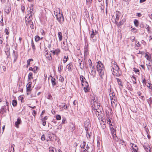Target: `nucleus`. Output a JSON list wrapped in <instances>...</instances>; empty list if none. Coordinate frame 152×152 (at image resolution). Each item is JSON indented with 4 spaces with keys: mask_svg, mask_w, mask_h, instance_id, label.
<instances>
[{
    "mask_svg": "<svg viewBox=\"0 0 152 152\" xmlns=\"http://www.w3.org/2000/svg\"><path fill=\"white\" fill-rule=\"evenodd\" d=\"M107 118L106 119V121L107 124L109 125V127L111 131L112 137L114 140H117L118 138L116 135V132L115 129L113 126L112 119L110 117H108L107 116Z\"/></svg>",
    "mask_w": 152,
    "mask_h": 152,
    "instance_id": "obj_1",
    "label": "nucleus"
},
{
    "mask_svg": "<svg viewBox=\"0 0 152 152\" xmlns=\"http://www.w3.org/2000/svg\"><path fill=\"white\" fill-rule=\"evenodd\" d=\"M40 32L42 33V35H44L45 34V33H44V31L42 30V29H41L40 30Z\"/></svg>",
    "mask_w": 152,
    "mask_h": 152,
    "instance_id": "obj_63",
    "label": "nucleus"
},
{
    "mask_svg": "<svg viewBox=\"0 0 152 152\" xmlns=\"http://www.w3.org/2000/svg\"><path fill=\"white\" fill-rule=\"evenodd\" d=\"M88 62L89 64V67H90V68H91L92 65V63L91 60L90 59H89L88 60Z\"/></svg>",
    "mask_w": 152,
    "mask_h": 152,
    "instance_id": "obj_48",
    "label": "nucleus"
},
{
    "mask_svg": "<svg viewBox=\"0 0 152 152\" xmlns=\"http://www.w3.org/2000/svg\"><path fill=\"white\" fill-rule=\"evenodd\" d=\"M151 100V98H149V101H148V103L149 104L150 106L151 104L152 103V101Z\"/></svg>",
    "mask_w": 152,
    "mask_h": 152,
    "instance_id": "obj_57",
    "label": "nucleus"
},
{
    "mask_svg": "<svg viewBox=\"0 0 152 152\" xmlns=\"http://www.w3.org/2000/svg\"><path fill=\"white\" fill-rule=\"evenodd\" d=\"M97 34V31L96 30H94L92 29V31H91V36L90 38L93 39L94 38V37Z\"/></svg>",
    "mask_w": 152,
    "mask_h": 152,
    "instance_id": "obj_12",
    "label": "nucleus"
},
{
    "mask_svg": "<svg viewBox=\"0 0 152 152\" xmlns=\"http://www.w3.org/2000/svg\"><path fill=\"white\" fill-rule=\"evenodd\" d=\"M28 83L26 85V90L27 91H31V83L28 81Z\"/></svg>",
    "mask_w": 152,
    "mask_h": 152,
    "instance_id": "obj_16",
    "label": "nucleus"
},
{
    "mask_svg": "<svg viewBox=\"0 0 152 152\" xmlns=\"http://www.w3.org/2000/svg\"><path fill=\"white\" fill-rule=\"evenodd\" d=\"M8 28V29L7 28H5V32L6 34L7 35H8L9 34V28Z\"/></svg>",
    "mask_w": 152,
    "mask_h": 152,
    "instance_id": "obj_52",
    "label": "nucleus"
},
{
    "mask_svg": "<svg viewBox=\"0 0 152 152\" xmlns=\"http://www.w3.org/2000/svg\"><path fill=\"white\" fill-rule=\"evenodd\" d=\"M58 37L59 39V40L60 41H61L62 40V34L61 32H59L58 33Z\"/></svg>",
    "mask_w": 152,
    "mask_h": 152,
    "instance_id": "obj_23",
    "label": "nucleus"
},
{
    "mask_svg": "<svg viewBox=\"0 0 152 152\" xmlns=\"http://www.w3.org/2000/svg\"><path fill=\"white\" fill-rule=\"evenodd\" d=\"M7 108L5 106H3L1 107L0 109V113L2 114L6 112Z\"/></svg>",
    "mask_w": 152,
    "mask_h": 152,
    "instance_id": "obj_17",
    "label": "nucleus"
},
{
    "mask_svg": "<svg viewBox=\"0 0 152 152\" xmlns=\"http://www.w3.org/2000/svg\"><path fill=\"white\" fill-rule=\"evenodd\" d=\"M120 13L118 11H116L115 12V22L116 24L117 22L116 21H118L119 20Z\"/></svg>",
    "mask_w": 152,
    "mask_h": 152,
    "instance_id": "obj_14",
    "label": "nucleus"
},
{
    "mask_svg": "<svg viewBox=\"0 0 152 152\" xmlns=\"http://www.w3.org/2000/svg\"><path fill=\"white\" fill-rule=\"evenodd\" d=\"M61 116L59 115H56V119L58 120H60L61 119Z\"/></svg>",
    "mask_w": 152,
    "mask_h": 152,
    "instance_id": "obj_47",
    "label": "nucleus"
},
{
    "mask_svg": "<svg viewBox=\"0 0 152 152\" xmlns=\"http://www.w3.org/2000/svg\"><path fill=\"white\" fill-rule=\"evenodd\" d=\"M17 104V102L16 100H13L12 102V105L14 106H16Z\"/></svg>",
    "mask_w": 152,
    "mask_h": 152,
    "instance_id": "obj_30",
    "label": "nucleus"
},
{
    "mask_svg": "<svg viewBox=\"0 0 152 152\" xmlns=\"http://www.w3.org/2000/svg\"><path fill=\"white\" fill-rule=\"evenodd\" d=\"M126 21V19L125 18L123 19L121 21L119 22L117 24V26L118 27H120L124 24V23Z\"/></svg>",
    "mask_w": 152,
    "mask_h": 152,
    "instance_id": "obj_21",
    "label": "nucleus"
},
{
    "mask_svg": "<svg viewBox=\"0 0 152 152\" xmlns=\"http://www.w3.org/2000/svg\"><path fill=\"white\" fill-rule=\"evenodd\" d=\"M86 136L87 138L89 139H90L91 138V136L92 134V133L90 132L89 133L88 132V131H86Z\"/></svg>",
    "mask_w": 152,
    "mask_h": 152,
    "instance_id": "obj_35",
    "label": "nucleus"
},
{
    "mask_svg": "<svg viewBox=\"0 0 152 152\" xmlns=\"http://www.w3.org/2000/svg\"><path fill=\"white\" fill-rule=\"evenodd\" d=\"M30 60H29L28 59L27 60V66L30 65Z\"/></svg>",
    "mask_w": 152,
    "mask_h": 152,
    "instance_id": "obj_61",
    "label": "nucleus"
},
{
    "mask_svg": "<svg viewBox=\"0 0 152 152\" xmlns=\"http://www.w3.org/2000/svg\"><path fill=\"white\" fill-rule=\"evenodd\" d=\"M140 94H139V98L141 99H142L143 100H144V97L143 96H140V94H141L140 93Z\"/></svg>",
    "mask_w": 152,
    "mask_h": 152,
    "instance_id": "obj_62",
    "label": "nucleus"
},
{
    "mask_svg": "<svg viewBox=\"0 0 152 152\" xmlns=\"http://www.w3.org/2000/svg\"><path fill=\"white\" fill-rule=\"evenodd\" d=\"M111 99V103L112 105H113L114 104H115L114 101H115L116 98L115 97H113L111 98L110 99Z\"/></svg>",
    "mask_w": 152,
    "mask_h": 152,
    "instance_id": "obj_27",
    "label": "nucleus"
},
{
    "mask_svg": "<svg viewBox=\"0 0 152 152\" xmlns=\"http://www.w3.org/2000/svg\"><path fill=\"white\" fill-rule=\"evenodd\" d=\"M72 63H70L66 66V68L68 69L69 71H71L72 69Z\"/></svg>",
    "mask_w": 152,
    "mask_h": 152,
    "instance_id": "obj_20",
    "label": "nucleus"
},
{
    "mask_svg": "<svg viewBox=\"0 0 152 152\" xmlns=\"http://www.w3.org/2000/svg\"><path fill=\"white\" fill-rule=\"evenodd\" d=\"M33 74L32 72H30L28 75V79L30 80V79L32 78Z\"/></svg>",
    "mask_w": 152,
    "mask_h": 152,
    "instance_id": "obj_36",
    "label": "nucleus"
},
{
    "mask_svg": "<svg viewBox=\"0 0 152 152\" xmlns=\"http://www.w3.org/2000/svg\"><path fill=\"white\" fill-rule=\"evenodd\" d=\"M86 87H84V90L85 92H87L88 91L89 88L87 86H88V83L86 81Z\"/></svg>",
    "mask_w": 152,
    "mask_h": 152,
    "instance_id": "obj_24",
    "label": "nucleus"
},
{
    "mask_svg": "<svg viewBox=\"0 0 152 152\" xmlns=\"http://www.w3.org/2000/svg\"><path fill=\"white\" fill-rule=\"evenodd\" d=\"M134 23L135 26L137 27L139 25V22L137 20L135 19L134 20Z\"/></svg>",
    "mask_w": 152,
    "mask_h": 152,
    "instance_id": "obj_29",
    "label": "nucleus"
},
{
    "mask_svg": "<svg viewBox=\"0 0 152 152\" xmlns=\"http://www.w3.org/2000/svg\"><path fill=\"white\" fill-rule=\"evenodd\" d=\"M86 145V142L84 141L83 142L82 144L81 145V148H84Z\"/></svg>",
    "mask_w": 152,
    "mask_h": 152,
    "instance_id": "obj_50",
    "label": "nucleus"
},
{
    "mask_svg": "<svg viewBox=\"0 0 152 152\" xmlns=\"http://www.w3.org/2000/svg\"><path fill=\"white\" fill-rule=\"evenodd\" d=\"M142 83L144 85H146L147 83L146 80L143 77H142Z\"/></svg>",
    "mask_w": 152,
    "mask_h": 152,
    "instance_id": "obj_42",
    "label": "nucleus"
},
{
    "mask_svg": "<svg viewBox=\"0 0 152 152\" xmlns=\"http://www.w3.org/2000/svg\"><path fill=\"white\" fill-rule=\"evenodd\" d=\"M46 57L49 60H51L52 59V58L51 56V54L50 53L47 52L45 55Z\"/></svg>",
    "mask_w": 152,
    "mask_h": 152,
    "instance_id": "obj_19",
    "label": "nucleus"
},
{
    "mask_svg": "<svg viewBox=\"0 0 152 152\" xmlns=\"http://www.w3.org/2000/svg\"><path fill=\"white\" fill-rule=\"evenodd\" d=\"M92 2V0H86V3L87 4H90Z\"/></svg>",
    "mask_w": 152,
    "mask_h": 152,
    "instance_id": "obj_41",
    "label": "nucleus"
},
{
    "mask_svg": "<svg viewBox=\"0 0 152 152\" xmlns=\"http://www.w3.org/2000/svg\"><path fill=\"white\" fill-rule=\"evenodd\" d=\"M146 28L147 29V30L148 31H149V26L148 25H146Z\"/></svg>",
    "mask_w": 152,
    "mask_h": 152,
    "instance_id": "obj_64",
    "label": "nucleus"
},
{
    "mask_svg": "<svg viewBox=\"0 0 152 152\" xmlns=\"http://www.w3.org/2000/svg\"><path fill=\"white\" fill-rule=\"evenodd\" d=\"M38 69V67L37 66H35L34 68H33V71L34 73H37V70Z\"/></svg>",
    "mask_w": 152,
    "mask_h": 152,
    "instance_id": "obj_40",
    "label": "nucleus"
},
{
    "mask_svg": "<svg viewBox=\"0 0 152 152\" xmlns=\"http://www.w3.org/2000/svg\"><path fill=\"white\" fill-rule=\"evenodd\" d=\"M145 57L146 58L147 60L149 61H150L151 60V58L150 56H148L147 54L145 53Z\"/></svg>",
    "mask_w": 152,
    "mask_h": 152,
    "instance_id": "obj_31",
    "label": "nucleus"
},
{
    "mask_svg": "<svg viewBox=\"0 0 152 152\" xmlns=\"http://www.w3.org/2000/svg\"><path fill=\"white\" fill-rule=\"evenodd\" d=\"M101 109H99L94 110L95 113L97 117L101 116V115L102 113Z\"/></svg>",
    "mask_w": 152,
    "mask_h": 152,
    "instance_id": "obj_13",
    "label": "nucleus"
},
{
    "mask_svg": "<svg viewBox=\"0 0 152 152\" xmlns=\"http://www.w3.org/2000/svg\"><path fill=\"white\" fill-rule=\"evenodd\" d=\"M56 53V55H58V54L60 53V51L58 49H57L54 50Z\"/></svg>",
    "mask_w": 152,
    "mask_h": 152,
    "instance_id": "obj_39",
    "label": "nucleus"
},
{
    "mask_svg": "<svg viewBox=\"0 0 152 152\" xmlns=\"http://www.w3.org/2000/svg\"><path fill=\"white\" fill-rule=\"evenodd\" d=\"M54 148L52 147H50L49 148V152H54Z\"/></svg>",
    "mask_w": 152,
    "mask_h": 152,
    "instance_id": "obj_46",
    "label": "nucleus"
},
{
    "mask_svg": "<svg viewBox=\"0 0 152 152\" xmlns=\"http://www.w3.org/2000/svg\"><path fill=\"white\" fill-rule=\"evenodd\" d=\"M115 94L113 93H110V99L111 98H112L113 97H115Z\"/></svg>",
    "mask_w": 152,
    "mask_h": 152,
    "instance_id": "obj_56",
    "label": "nucleus"
},
{
    "mask_svg": "<svg viewBox=\"0 0 152 152\" xmlns=\"http://www.w3.org/2000/svg\"><path fill=\"white\" fill-rule=\"evenodd\" d=\"M93 103V105H92V106L94 108V110L101 108L99 103L96 101H94Z\"/></svg>",
    "mask_w": 152,
    "mask_h": 152,
    "instance_id": "obj_8",
    "label": "nucleus"
},
{
    "mask_svg": "<svg viewBox=\"0 0 152 152\" xmlns=\"http://www.w3.org/2000/svg\"><path fill=\"white\" fill-rule=\"evenodd\" d=\"M101 126L103 129H104L106 128V125L104 124H101Z\"/></svg>",
    "mask_w": 152,
    "mask_h": 152,
    "instance_id": "obj_59",
    "label": "nucleus"
},
{
    "mask_svg": "<svg viewBox=\"0 0 152 152\" xmlns=\"http://www.w3.org/2000/svg\"><path fill=\"white\" fill-rule=\"evenodd\" d=\"M62 67V66H59L58 67V71L60 72H61Z\"/></svg>",
    "mask_w": 152,
    "mask_h": 152,
    "instance_id": "obj_54",
    "label": "nucleus"
},
{
    "mask_svg": "<svg viewBox=\"0 0 152 152\" xmlns=\"http://www.w3.org/2000/svg\"><path fill=\"white\" fill-rule=\"evenodd\" d=\"M133 71L136 73H137L139 75V69L136 68H134L133 69Z\"/></svg>",
    "mask_w": 152,
    "mask_h": 152,
    "instance_id": "obj_44",
    "label": "nucleus"
},
{
    "mask_svg": "<svg viewBox=\"0 0 152 152\" xmlns=\"http://www.w3.org/2000/svg\"><path fill=\"white\" fill-rule=\"evenodd\" d=\"M143 146L146 152H152V149L148 143H145L143 145Z\"/></svg>",
    "mask_w": 152,
    "mask_h": 152,
    "instance_id": "obj_6",
    "label": "nucleus"
},
{
    "mask_svg": "<svg viewBox=\"0 0 152 152\" xmlns=\"http://www.w3.org/2000/svg\"><path fill=\"white\" fill-rule=\"evenodd\" d=\"M68 59V56H65L63 59V61L64 63H65Z\"/></svg>",
    "mask_w": 152,
    "mask_h": 152,
    "instance_id": "obj_32",
    "label": "nucleus"
},
{
    "mask_svg": "<svg viewBox=\"0 0 152 152\" xmlns=\"http://www.w3.org/2000/svg\"><path fill=\"white\" fill-rule=\"evenodd\" d=\"M41 139L42 141H44L45 140V136L44 134H43L42 135L41 137Z\"/></svg>",
    "mask_w": 152,
    "mask_h": 152,
    "instance_id": "obj_51",
    "label": "nucleus"
},
{
    "mask_svg": "<svg viewBox=\"0 0 152 152\" xmlns=\"http://www.w3.org/2000/svg\"><path fill=\"white\" fill-rule=\"evenodd\" d=\"M51 81L52 85L53 87L55 86L56 84V79L53 77H52L51 79Z\"/></svg>",
    "mask_w": 152,
    "mask_h": 152,
    "instance_id": "obj_18",
    "label": "nucleus"
},
{
    "mask_svg": "<svg viewBox=\"0 0 152 152\" xmlns=\"http://www.w3.org/2000/svg\"><path fill=\"white\" fill-rule=\"evenodd\" d=\"M22 121L20 118H18L17 119V121L15 122V127L17 128H19V125L21 123Z\"/></svg>",
    "mask_w": 152,
    "mask_h": 152,
    "instance_id": "obj_11",
    "label": "nucleus"
},
{
    "mask_svg": "<svg viewBox=\"0 0 152 152\" xmlns=\"http://www.w3.org/2000/svg\"><path fill=\"white\" fill-rule=\"evenodd\" d=\"M97 71L99 73V75L102 78V76L104 74V65L101 61H98L96 65Z\"/></svg>",
    "mask_w": 152,
    "mask_h": 152,
    "instance_id": "obj_3",
    "label": "nucleus"
},
{
    "mask_svg": "<svg viewBox=\"0 0 152 152\" xmlns=\"http://www.w3.org/2000/svg\"><path fill=\"white\" fill-rule=\"evenodd\" d=\"M31 47L33 50L34 51L35 50V46L33 40L31 41Z\"/></svg>",
    "mask_w": 152,
    "mask_h": 152,
    "instance_id": "obj_28",
    "label": "nucleus"
},
{
    "mask_svg": "<svg viewBox=\"0 0 152 152\" xmlns=\"http://www.w3.org/2000/svg\"><path fill=\"white\" fill-rule=\"evenodd\" d=\"M130 146L132 147L131 149L132 148V150L134 151L137 152L138 148L137 146L135 144L133 143H131L130 144Z\"/></svg>",
    "mask_w": 152,
    "mask_h": 152,
    "instance_id": "obj_15",
    "label": "nucleus"
},
{
    "mask_svg": "<svg viewBox=\"0 0 152 152\" xmlns=\"http://www.w3.org/2000/svg\"><path fill=\"white\" fill-rule=\"evenodd\" d=\"M36 114V112L35 110H33V112H32V114L34 116V118H35V115Z\"/></svg>",
    "mask_w": 152,
    "mask_h": 152,
    "instance_id": "obj_60",
    "label": "nucleus"
},
{
    "mask_svg": "<svg viewBox=\"0 0 152 152\" xmlns=\"http://www.w3.org/2000/svg\"><path fill=\"white\" fill-rule=\"evenodd\" d=\"M47 98L48 99L50 100L52 99V97L50 94H48Z\"/></svg>",
    "mask_w": 152,
    "mask_h": 152,
    "instance_id": "obj_43",
    "label": "nucleus"
},
{
    "mask_svg": "<svg viewBox=\"0 0 152 152\" xmlns=\"http://www.w3.org/2000/svg\"><path fill=\"white\" fill-rule=\"evenodd\" d=\"M61 47L63 49L66 51L69 50V47L66 41V42L65 41L63 42V43L61 44Z\"/></svg>",
    "mask_w": 152,
    "mask_h": 152,
    "instance_id": "obj_9",
    "label": "nucleus"
},
{
    "mask_svg": "<svg viewBox=\"0 0 152 152\" xmlns=\"http://www.w3.org/2000/svg\"><path fill=\"white\" fill-rule=\"evenodd\" d=\"M54 15L56 16L57 20L59 23L61 24L64 21V17L61 11L59 9H57L56 11H54Z\"/></svg>",
    "mask_w": 152,
    "mask_h": 152,
    "instance_id": "obj_2",
    "label": "nucleus"
},
{
    "mask_svg": "<svg viewBox=\"0 0 152 152\" xmlns=\"http://www.w3.org/2000/svg\"><path fill=\"white\" fill-rule=\"evenodd\" d=\"M85 129L86 131H88V129L91 127L90 121L89 119H87L84 125Z\"/></svg>",
    "mask_w": 152,
    "mask_h": 152,
    "instance_id": "obj_7",
    "label": "nucleus"
},
{
    "mask_svg": "<svg viewBox=\"0 0 152 152\" xmlns=\"http://www.w3.org/2000/svg\"><path fill=\"white\" fill-rule=\"evenodd\" d=\"M66 118H64L63 119L62 123V124H65L66 123Z\"/></svg>",
    "mask_w": 152,
    "mask_h": 152,
    "instance_id": "obj_58",
    "label": "nucleus"
},
{
    "mask_svg": "<svg viewBox=\"0 0 152 152\" xmlns=\"http://www.w3.org/2000/svg\"><path fill=\"white\" fill-rule=\"evenodd\" d=\"M10 152H14V148L13 147L11 146L10 149Z\"/></svg>",
    "mask_w": 152,
    "mask_h": 152,
    "instance_id": "obj_49",
    "label": "nucleus"
},
{
    "mask_svg": "<svg viewBox=\"0 0 152 152\" xmlns=\"http://www.w3.org/2000/svg\"><path fill=\"white\" fill-rule=\"evenodd\" d=\"M26 22L27 24L28 25H29L31 28L32 29L34 28L33 23L31 19V18L29 19L28 18V19L27 18L26 19Z\"/></svg>",
    "mask_w": 152,
    "mask_h": 152,
    "instance_id": "obj_10",
    "label": "nucleus"
},
{
    "mask_svg": "<svg viewBox=\"0 0 152 152\" xmlns=\"http://www.w3.org/2000/svg\"><path fill=\"white\" fill-rule=\"evenodd\" d=\"M48 119V117L47 116H45L44 118H42V121H45L46 120H47Z\"/></svg>",
    "mask_w": 152,
    "mask_h": 152,
    "instance_id": "obj_55",
    "label": "nucleus"
},
{
    "mask_svg": "<svg viewBox=\"0 0 152 152\" xmlns=\"http://www.w3.org/2000/svg\"><path fill=\"white\" fill-rule=\"evenodd\" d=\"M59 81L61 82H63L64 80V78L61 75H60L59 76Z\"/></svg>",
    "mask_w": 152,
    "mask_h": 152,
    "instance_id": "obj_37",
    "label": "nucleus"
},
{
    "mask_svg": "<svg viewBox=\"0 0 152 152\" xmlns=\"http://www.w3.org/2000/svg\"><path fill=\"white\" fill-rule=\"evenodd\" d=\"M119 142L120 143L122 144V145H126L125 142H124V141L123 140H121Z\"/></svg>",
    "mask_w": 152,
    "mask_h": 152,
    "instance_id": "obj_45",
    "label": "nucleus"
},
{
    "mask_svg": "<svg viewBox=\"0 0 152 152\" xmlns=\"http://www.w3.org/2000/svg\"><path fill=\"white\" fill-rule=\"evenodd\" d=\"M80 79L83 83L84 81H85V80H86L85 78L83 76V75H80Z\"/></svg>",
    "mask_w": 152,
    "mask_h": 152,
    "instance_id": "obj_33",
    "label": "nucleus"
},
{
    "mask_svg": "<svg viewBox=\"0 0 152 152\" xmlns=\"http://www.w3.org/2000/svg\"><path fill=\"white\" fill-rule=\"evenodd\" d=\"M42 37L40 38V37L38 35H36L35 37V39L36 42H38L40 39H42Z\"/></svg>",
    "mask_w": 152,
    "mask_h": 152,
    "instance_id": "obj_25",
    "label": "nucleus"
},
{
    "mask_svg": "<svg viewBox=\"0 0 152 152\" xmlns=\"http://www.w3.org/2000/svg\"><path fill=\"white\" fill-rule=\"evenodd\" d=\"M132 80L134 84H135L136 83V78L135 77L132 76Z\"/></svg>",
    "mask_w": 152,
    "mask_h": 152,
    "instance_id": "obj_38",
    "label": "nucleus"
},
{
    "mask_svg": "<svg viewBox=\"0 0 152 152\" xmlns=\"http://www.w3.org/2000/svg\"><path fill=\"white\" fill-rule=\"evenodd\" d=\"M114 70L112 69V73L115 76H119L120 75V71L118 66H116Z\"/></svg>",
    "mask_w": 152,
    "mask_h": 152,
    "instance_id": "obj_5",
    "label": "nucleus"
},
{
    "mask_svg": "<svg viewBox=\"0 0 152 152\" xmlns=\"http://www.w3.org/2000/svg\"><path fill=\"white\" fill-rule=\"evenodd\" d=\"M116 66H118V65L115 62H114V63L112 65V68L111 69V70H112H112H114V69H115V67H116Z\"/></svg>",
    "mask_w": 152,
    "mask_h": 152,
    "instance_id": "obj_26",
    "label": "nucleus"
},
{
    "mask_svg": "<svg viewBox=\"0 0 152 152\" xmlns=\"http://www.w3.org/2000/svg\"><path fill=\"white\" fill-rule=\"evenodd\" d=\"M152 84L151 83H148V85H147V87L150 90H151L152 91V86H151Z\"/></svg>",
    "mask_w": 152,
    "mask_h": 152,
    "instance_id": "obj_34",
    "label": "nucleus"
},
{
    "mask_svg": "<svg viewBox=\"0 0 152 152\" xmlns=\"http://www.w3.org/2000/svg\"><path fill=\"white\" fill-rule=\"evenodd\" d=\"M34 10L32 6H31L29 7V8L28 9V11L26 12L27 15L26 16V18L28 19V18L30 19L32 15V13L34 14Z\"/></svg>",
    "mask_w": 152,
    "mask_h": 152,
    "instance_id": "obj_4",
    "label": "nucleus"
},
{
    "mask_svg": "<svg viewBox=\"0 0 152 152\" xmlns=\"http://www.w3.org/2000/svg\"><path fill=\"white\" fill-rule=\"evenodd\" d=\"M61 107V110L64 109H67V106L65 103H62L61 105L60 106Z\"/></svg>",
    "mask_w": 152,
    "mask_h": 152,
    "instance_id": "obj_22",
    "label": "nucleus"
},
{
    "mask_svg": "<svg viewBox=\"0 0 152 152\" xmlns=\"http://www.w3.org/2000/svg\"><path fill=\"white\" fill-rule=\"evenodd\" d=\"M117 80L119 85H121V80L119 78H117Z\"/></svg>",
    "mask_w": 152,
    "mask_h": 152,
    "instance_id": "obj_53",
    "label": "nucleus"
}]
</instances>
